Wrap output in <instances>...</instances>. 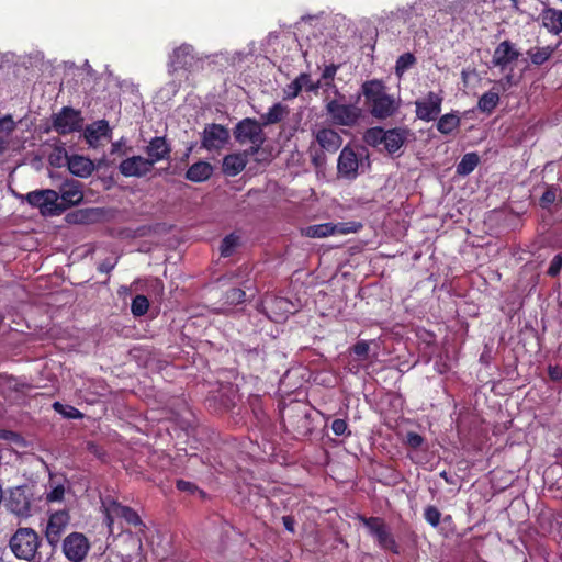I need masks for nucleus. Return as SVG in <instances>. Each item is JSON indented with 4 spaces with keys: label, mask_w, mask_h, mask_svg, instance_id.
Returning <instances> with one entry per match:
<instances>
[{
    "label": "nucleus",
    "mask_w": 562,
    "mask_h": 562,
    "mask_svg": "<svg viewBox=\"0 0 562 562\" xmlns=\"http://www.w3.org/2000/svg\"><path fill=\"white\" fill-rule=\"evenodd\" d=\"M361 93L367 110L378 120L389 119L398 110V103L380 79L366 80L361 85Z\"/></svg>",
    "instance_id": "nucleus-1"
},
{
    "label": "nucleus",
    "mask_w": 562,
    "mask_h": 562,
    "mask_svg": "<svg viewBox=\"0 0 562 562\" xmlns=\"http://www.w3.org/2000/svg\"><path fill=\"white\" fill-rule=\"evenodd\" d=\"M41 544L42 538L31 527H19L9 539V548L13 555L27 562L36 559Z\"/></svg>",
    "instance_id": "nucleus-2"
},
{
    "label": "nucleus",
    "mask_w": 562,
    "mask_h": 562,
    "mask_svg": "<svg viewBox=\"0 0 562 562\" xmlns=\"http://www.w3.org/2000/svg\"><path fill=\"white\" fill-rule=\"evenodd\" d=\"M359 520L375 539L381 549L391 551L394 554H400V546L383 518L374 516L366 517L360 515Z\"/></svg>",
    "instance_id": "nucleus-3"
},
{
    "label": "nucleus",
    "mask_w": 562,
    "mask_h": 562,
    "mask_svg": "<svg viewBox=\"0 0 562 562\" xmlns=\"http://www.w3.org/2000/svg\"><path fill=\"white\" fill-rule=\"evenodd\" d=\"M257 308L274 323L285 322L297 311L296 305L289 299L272 294H267L260 304H257Z\"/></svg>",
    "instance_id": "nucleus-4"
},
{
    "label": "nucleus",
    "mask_w": 562,
    "mask_h": 562,
    "mask_svg": "<svg viewBox=\"0 0 562 562\" xmlns=\"http://www.w3.org/2000/svg\"><path fill=\"white\" fill-rule=\"evenodd\" d=\"M327 115L336 125L352 127L362 116V110L355 104H342L339 100H330L326 103Z\"/></svg>",
    "instance_id": "nucleus-5"
},
{
    "label": "nucleus",
    "mask_w": 562,
    "mask_h": 562,
    "mask_svg": "<svg viewBox=\"0 0 562 562\" xmlns=\"http://www.w3.org/2000/svg\"><path fill=\"white\" fill-rule=\"evenodd\" d=\"M364 151L366 149L363 147L357 151L349 145L345 146L337 160L338 176L347 180H355L359 175V167Z\"/></svg>",
    "instance_id": "nucleus-6"
},
{
    "label": "nucleus",
    "mask_w": 562,
    "mask_h": 562,
    "mask_svg": "<svg viewBox=\"0 0 562 562\" xmlns=\"http://www.w3.org/2000/svg\"><path fill=\"white\" fill-rule=\"evenodd\" d=\"M69 522L70 515L66 509L55 510L49 514L44 530V537L53 550L58 547Z\"/></svg>",
    "instance_id": "nucleus-7"
},
{
    "label": "nucleus",
    "mask_w": 562,
    "mask_h": 562,
    "mask_svg": "<svg viewBox=\"0 0 562 562\" xmlns=\"http://www.w3.org/2000/svg\"><path fill=\"white\" fill-rule=\"evenodd\" d=\"M52 124L54 131L59 135H67L81 131L83 119L80 111L70 106H64L58 113L53 115Z\"/></svg>",
    "instance_id": "nucleus-8"
},
{
    "label": "nucleus",
    "mask_w": 562,
    "mask_h": 562,
    "mask_svg": "<svg viewBox=\"0 0 562 562\" xmlns=\"http://www.w3.org/2000/svg\"><path fill=\"white\" fill-rule=\"evenodd\" d=\"M61 550L68 561L82 562L90 550V542L83 533L74 531L64 538Z\"/></svg>",
    "instance_id": "nucleus-9"
},
{
    "label": "nucleus",
    "mask_w": 562,
    "mask_h": 562,
    "mask_svg": "<svg viewBox=\"0 0 562 562\" xmlns=\"http://www.w3.org/2000/svg\"><path fill=\"white\" fill-rule=\"evenodd\" d=\"M32 495L26 485L10 488L5 498V507L9 512L19 517L31 516Z\"/></svg>",
    "instance_id": "nucleus-10"
},
{
    "label": "nucleus",
    "mask_w": 562,
    "mask_h": 562,
    "mask_svg": "<svg viewBox=\"0 0 562 562\" xmlns=\"http://www.w3.org/2000/svg\"><path fill=\"white\" fill-rule=\"evenodd\" d=\"M443 97L441 92L429 91L423 99L415 101L417 119L424 122L435 121L441 113Z\"/></svg>",
    "instance_id": "nucleus-11"
},
{
    "label": "nucleus",
    "mask_w": 562,
    "mask_h": 562,
    "mask_svg": "<svg viewBox=\"0 0 562 562\" xmlns=\"http://www.w3.org/2000/svg\"><path fill=\"white\" fill-rule=\"evenodd\" d=\"M59 195L55 190H36L26 194V201L33 207H38L43 215H57Z\"/></svg>",
    "instance_id": "nucleus-12"
},
{
    "label": "nucleus",
    "mask_w": 562,
    "mask_h": 562,
    "mask_svg": "<svg viewBox=\"0 0 562 562\" xmlns=\"http://www.w3.org/2000/svg\"><path fill=\"white\" fill-rule=\"evenodd\" d=\"M239 400L237 386L227 383L221 384L216 391H212L211 395L206 398L209 405H218L220 409L229 411L235 407Z\"/></svg>",
    "instance_id": "nucleus-13"
},
{
    "label": "nucleus",
    "mask_w": 562,
    "mask_h": 562,
    "mask_svg": "<svg viewBox=\"0 0 562 562\" xmlns=\"http://www.w3.org/2000/svg\"><path fill=\"white\" fill-rule=\"evenodd\" d=\"M154 168L153 161L143 156H132L121 161L119 171L124 177L142 178Z\"/></svg>",
    "instance_id": "nucleus-14"
},
{
    "label": "nucleus",
    "mask_w": 562,
    "mask_h": 562,
    "mask_svg": "<svg viewBox=\"0 0 562 562\" xmlns=\"http://www.w3.org/2000/svg\"><path fill=\"white\" fill-rule=\"evenodd\" d=\"M82 184L76 180L65 181L60 188L61 202L58 203L59 214L72 205L79 204L83 200Z\"/></svg>",
    "instance_id": "nucleus-15"
},
{
    "label": "nucleus",
    "mask_w": 562,
    "mask_h": 562,
    "mask_svg": "<svg viewBox=\"0 0 562 562\" xmlns=\"http://www.w3.org/2000/svg\"><path fill=\"white\" fill-rule=\"evenodd\" d=\"M106 510V520L111 524L112 522V516L119 517L124 519L128 525L138 527L143 526V521L137 514L136 510H134L130 506L122 505L117 501H109L105 507Z\"/></svg>",
    "instance_id": "nucleus-16"
},
{
    "label": "nucleus",
    "mask_w": 562,
    "mask_h": 562,
    "mask_svg": "<svg viewBox=\"0 0 562 562\" xmlns=\"http://www.w3.org/2000/svg\"><path fill=\"white\" fill-rule=\"evenodd\" d=\"M229 137L227 128L220 124H210L203 131L202 146L206 149L221 148Z\"/></svg>",
    "instance_id": "nucleus-17"
},
{
    "label": "nucleus",
    "mask_w": 562,
    "mask_h": 562,
    "mask_svg": "<svg viewBox=\"0 0 562 562\" xmlns=\"http://www.w3.org/2000/svg\"><path fill=\"white\" fill-rule=\"evenodd\" d=\"M194 61L193 47L188 44H182L175 48L170 56V72H176L180 69L189 70L192 68Z\"/></svg>",
    "instance_id": "nucleus-18"
},
{
    "label": "nucleus",
    "mask_w": 562,
    "mask_h": 562,
    "mask_svg": "<svg viewBox=\"0 0 562 562\" xmlns=\"http://www.w3.org/2000/svg\"><path fill=\"white\" fill-rule=\"evenodd\" d=\"M520 53L515 48V44L506 40L501 42L493 54L492 64L495 67L505 69L509 64L516 61Z\"/></svg>",
    "instance_id": "nucleus-19"
},
{
    "label": "nucleus",
    "mask_w": 562,
    "mask_h": 562,
    "mask_svg": "<svg viewBox=\"0 0 562 562\" xmlns=\"http://www.w3.org/2000/svg\"><path fill=\"white\" fill-rule=\"evenodd\" d=\"M412 132L408 127H393L385 130L384 148L390 155L397 153L409 139Z\"/></svg>",
    "instance_id": "nucleus-20"
},
{
    "label": "nucleus",
    "mask_w": 562,
    "mask_h": 562,
    "mask_svg": "<svg viewBox=\"0 0 562 562\" xmlns=\"http://www.w3.org/2000/svg\"><path fill=\"white\" fill-rule=\"evenodd\" d=\"M145 151L148 155L147 159L155 165L158 161L170 159L171 147L164 136H156L150 139Z\"/></svg>",
    "instance_id": "nucleus-21"
},
{
    "label": "nucleus",
    "mask_w": 562,
    "mask_h": 562,
    "mask_svg": "<svg viewBox=\"0 0 562 562\" xmlns=\"http://www.w3.org/2000/svg\"><path fill=\"white\" fill-rule=\"evenodd\" d=\"M321 148L328 153H336L342 145V137L331 127H323L315 134Z\"/></svg>",
    "instance_id": "nucleus-22"
},
{
    "label": "nucleus",
    "mask_w": 562,
    "mask_h": 562,
    "mask_svg": "<svg viewBox=\"0 0 562 562\" xmlns=\"http://www.w3.org/2000/svg\"><path fill=\"white\" fill-rule=\"evenodd\" d=\"M346 224H333V223H324L317 225H311L303 229V234L310 238H324L336 233L346 234L349 233L350 229L345 227Z\"/></svg>",
    "instance_id": "nucleus-23"
},
{
    "label": "nucleus",
    "mask_w": 562,
    "mask_h": 562,
    "mask_svg": "<svg viewBox=\"0 0 562 562\" xmlns=\"http://www.w3.org/2000/svg\"><path fill=\"white\" fill-rule=\"evenodd\" d=\"M541 24L553 35L562 33V11L554 8H544L540 14Z\"/></svg>",
    "instance_id": "nucleus-24"
},
{
    "label": "nucleus",
    "mask_w": 562,
    "mask_h": 562,
    "mask_svg": "<svg viewBox=\"0 0 562 562\" xmlns=\"http://www.w3.org/2000/svg\"><path fill=\"white\" fill-rule=\"evenodd\" d=\"M68 169L77 177L87 178L94 171V164L88 157L72 155L68 158Z\"/></svg>",
    "instance_id": "nucleus-25"
},
{
    "label": "nucleus",
    "mask_w": 562,
    "mask_h": 562,
    "mask_svg": "<svg viewBox=\"0 0 562 562\" xmlns=\"http://www.w3.org/2000/svg\"><path fill=\"white\" fill-rule=\"evenodd\" d=\"M110 132L108 121L100 120L88 125L83 131V137L90 146H97L101 137H104Z\"/></svg>",
    "instance_id": "nucleus-26"
},
{
    "label": "nucleus",
    "mask_w": 562,
    "mask_h": 562,
    "mask_svg": "<svg viewBox=\"0 0 562 562\" xmlns=\"http://www.w3.org/2000/svg\"><path fill=\"white\" fill-rule=\"evenodd\" d=\"M65 482L66 479L59 480L56 475H49L47 484V488L49 490L45 492V501L47 504L61 503L64 501L66 493Z\"/></svg>",
    "instance_id": "nucleus-27"
},
{
    "label": "nucleus",
    "mask_w": 562,
    "mask_h": 562,
    "mask_svg": "<svg viewBox=\"0 0 562 562\" xmlns=\"http://www.w3.org/2000/svg\"><path fill=\"white\" fill-rule=\"evenodd\" d=\"M213 173V167L207 161H198L189 167L186 172V179L192 182H203L210 179Z\"/></svg>",
    "instance_id": "nucleus-28"
},
{
    "label": "nucleus",
    "mask_w": 562,
    "mask_h": 562,
    "mask_svg": "<svg viewBox=\"0 0 562 562\" xmlns=\"http://www.w3.org/2000/svg\"><path fill=\"white\" fill-rule=\"evenodd\" d=\"M246 167V158L239 154H231L223 159V172L227 176H236Z\"/></svg>",
    "instance_id": "nucleus-29"
},
{
    "label": "nucleus",
    "mask_w": 562,
    "mask_h": 562,
    "mask_svg": "<svg viewBox=\"0 0 562 562\" xmlns=\"http://www.w3.org/2000/svg\"><path fill=\"white\" fill-rule=\"evenodd\" d=\"M461 119L457 113H447L437 121V130L443 135H450L459 128Z\"/></svg>",
    "instance_id": "nucleus-30"
},
{
    "label": "nucleus",
    "mask_w": 562,
    "mask_h": 562,
    "mask_svg": "<svg viewBox=\"0 0 562 562\" xmlns=\"http://www.w3.org/2000/svg\"><path fill=\"white\" fill-rule=\"evenodd\" d=\"M289 114L288 105L281 102L274 103L267 113L261 115V122L263 125H271L281 122Z\"/></svg>",
    "instance_id": "nucleus-31"
},
{
    "label": "nucleus",
    "mask_w": 562,
    "mask_h": 562,
    "mask_svg": "<svg viewBox=\"0 0 562 562\" xmlns=\"http://www.w3.org/2000/svg\"><path fill=\"white\" fill-rule=\"evenodd\" d=\"M265 139L266 137L261 131V127L255 120L248 117V143L254 145L248 148V157L258 153V149L255 146L261 145Z\"/></svg>",
    "instance_id": "nucleus-32"
},
{
    "label": "nucleus",
    "mask_w": 562,
    "mask_h": 562,
    "mask_svg": "<svg viewBox=\"0 0 562 562\" xmlns=\"http://www.w3.org/2000/svg\"><path fill=\"white\" fill-rule=\"evenodd\" d=\"M499 103V94L490 90L483 93L477 101V109L486 114H491Z\"/></svg>",
    "instance_id": "nucleus-33"
},
{
    "label": "nucleus",
    "mask_w": 562,
    "mask_h": 562,
    "mask_svg": "<svg viewBox=\"0 0 562 562\" xmlns=\"http://www.w3.org/2000/svg\"><path fill=\"white\" fill-rule=\"evenodd\" d=\"M480 164V156L476 153H467L457 165V173L460 176L470 175Z\"/></svg>",
    "instance_id": "nucleus-34"
},
{
    "label": "nucleus",
    "mask_w": 562,
    "mask_h": 562,
    "mask_svg": "<svg viewBox=\"0 0 562 562\" xmlns=\"http://www.w3.org/2000/svg\"><path fill=\"white\" fill-rule=\"evenodd\" d=\"M554 50L555 47L548 45L543 47H537L535 49H529L527 54L529 55L532 65L541 66L551 58Z\"/></svg>",
    "instance_id": "nucleus-35"
},
{
    "label": "nucleus",
    "mask_w": 562,
    "mask_h": 562,
    "mask_svg": "<svg viewBox=\"0 0 562 562\" xmlns=\"http://www.w3.org/2000/svg\"><path fill=\"white\" fill-rule=\"evenodd\" d=\"M364 142L372 147H376L384 143L385 130L380 126L370 127L363 134Z\"/></svg>",
    "instance_id": "nucleus-36"
},
{
    "label": "nucleus",
    "mask_w": 562,
    "mask_h": 562,
    "mask_svg": "<svg viewBox=\"0 0 562 562\" xmlns=\"http://www.w3.org/2000/svg\"><path fill=\"white\" fill-rule=\"evenodd\" d=\"M417 63V59L412 53H404L398 56L395 64V75L402 78L403 75Z\"/></svg>",
    "instance_id": "nucleus-37"
},
{
    "label": "nucleus",
    "mask_w": 562,
    "mask_h": 562,
    "mask_svg": "<svg viewBox=\"0 0 562 562\" xmlns=\"http://www.w3.org/2000/svg\"><path fill=\"white\" fill-rule=\"evenodd\" d=\"M53 408L56 413L63 415L68 419H81L83 414L72 405L61 404L60 402H54Z\"/></svg>",
    "instance_id": "nucleus-38"
},
{
    "label": "nucleus",
    "mask_w": 562,
    "mask_h": 562,
    "mask_svg": "<svg viewBox=\"0 0 562 562\" xmlns=\"http://www.w3.org/2000/svg\"><path fill=\"white\" fill-rule=\"evenodd\" d=\"M176 488L181 492L186 493L188 495H195L198 494L201 498L206 497V493L201 490L195 483L186 481L182 479H179L176 481Z\"/></svg>",
    "instance_id": "nucleus-39"
},
{
    "label": "nucleus",
    "mask_w": 562,
    "mask_h": 562,
    "mask_svg": "<svg viewBox=\"0 0 562 562\" xmlns=\"http://www.w3.org/2000/svg\"><path fill=\"white\" fill-rule=\"evenodd\" d=\"M559 191L560 189L558 186L548 184L539 200V205L542 209H550V206L557 201Z\"/></svg>",
    "instance_id": "nucleus-40"
},
{
    "label": "nucleus",
    "mask_w": 562,
    "mask_h": 562,
    "mask_svg": "<svg viewBox=\"0 0 562 562\" xmlns=\"http://www.w3.org/2000/svg\"><path fill=\"white\" fill-rule=\"evenodd\" d=\"M238 241L239 237L235 233L225 236L220 246L221 256L225 258L232 256Z\"/></svg>",
    "instance_id": "nucleus-41"
},
{
    "label": "nucleus",
    "mask_w": 562,
    "mask_h": 562,
    "mask_svg": "<svg viewBox=\"0 0 562 562\" xmlns=\"http://www.w3.org/2000/svg\"><path fill=\"white\" fill-rule=\"evenodd\" d=\"M148 308L149 301L145 295L138 294L133 299L131 304V311L134 316L138 317L145 315Z\"/></svg>",
    "instance_id": "nucleus-42"
},
{
    "label": "nucleus",
    "mask_w": 562,
    "mask_h": 562,
    "mask_svg": "<svg viewBox=\"0 0 562 562\" xmlns=\"http://www.w3.org/2000/svg\"><path fill=\"white\" fill-rule=\"evenodd\" d=\"M424 518L431 527H437L440 524L441 513L436 506L428 505L424 510Z\"/></svg>",
    "instance_id": "nucleus-43"
},
{
    "label": "nucleus",
    "mask_w": 562,
    "mask_h": 562,
    "mask_svg": "<svg viewBox=\"0 0 562 562\" xmlns=\"http://www.w3.org/2000/svg\"><path fill=\"white\" fill-rule=\"evenodd\" d=\"M296 78L302 86V89H305L307 92H317L321 88V81H312L311 76L306 72L300 74Z\"/></svg>",
    "instance_id": "nucleus-44"
},
{
    "label": "nucleus",
    "mask_w": 562,
    "mask_h": 562,
    "mask_svg": "<svg viewBox=\"0 0 562 562\" xmlns=\"http://www.w3.org/2000/svg\"><path fill=\"white\" fill-rule=\"evenodd\" d=\"M339 65H335V64H330V65H327L325 66V68L323 69V72H322V79L325 81V86L326 87H333L334 83V78L339 69Z\"/></svg>",
    "instance_id": "nucleus-45"
},
{
    "label": "nucleus",
    "mask_w": 562,
    "mask_h": 562,
    "mask_svg": "<svg viewBox=\"0 0 562 562\" xmlns=\"http://www.w3.org/2000/svg\"><path fill=\"white\" fill-rule=\"evenodd\" d=\"M369 349L370 347L368 341L359 340L352 346L351 351L356 357H358L361 360H364L368 358Z\"/></svg>",
    "instance_id": "nucleus-46"
},
{
    "label": "nucleus",
    "mask_w": 562,
    "mask_h": 562,
    "mask_svg": "<svg viewBox=\"0 0 562 562\" xmlns=\"http://www.w3.org/2000/svg\"><path fill=\"white\" fill-rule=\"evenodd\" d=\"M424 442H425V438L422 435H419L415 431L407 432L405 443L411 449L416 450V449L420 448Z\"/></svg>",
    "instance_id": "nucleus-47"
},
{
    "label": "nucleus",
    "mask_w": 562,
    "mask_h": 562,
    "mask_svg": "<svg viewBox=\"0 0 562 562\" xmlns=\"http://www.w3.org/2000/svg\"><path fill=\"white\" fill-rule=\"evenodd\" d=\"M16 128V123L10 114L0 117V132L11 135Z\"/></svg>",
    "instance_id": "nucleus-48"
},
{
    "label": "nucleus",
    "mask_w": 562,
    "mask_h": 562,
    "mask_svg": "<svg viewBox=\"0 0 562 562\" xmlns=\"http://www.w3.org/2000/svg\"><path fill=\"white\" fill-rule=\"evenodd\" d=\"M246 292L240 288H232L226 292V301L231 304H238L244 302Z\"/></svg>",
    "instance_id": "nucleus-49"
},
{
    "label": "nucleus",
    "mask_w": 562,
    "mask_h": 562,
    "mask_svg": "<svg viewBox=\"0 0 562 562\" xmlns=\"http://www.w3.org/2000/svg\"><path fill=\"white\" fill-rule=\"evenodd\" d=\"M331 430L336 436H350L351 431L345 419L337 418L331 423Z\"/></svg>",
    "instance_id": "nucleus-50"
},
{
    "label": "nucleus",
    "mask_w": 562,
    "mask_h": 562,
    "mask_svg": "<svg viewBox=\"0 0 562 562\" xmlns=\"http://www.w3.org/2000/svg\"><path fill=\"white\" fill-rule=\"evenodd\" d=\"M562 270V254L553 257L547 270V274L551 278L558 277Z\"/></svg>",
    "instance_id": "nucleus-51"
},
{
    "label": "nucleus",
    "mask_w": 562,
    "mask_h": 562,
    "mask_svg": "<svg viewBox=\"0 0 562 562\" xmlns=\"http://www.w3.org/2000/svg\"><path fill=\"white\" fill-rule=\"evenodd\" d=\"M0 439L15 445H21L23 442V437L19 432L9 429H0Z\"/></svg>",
    "instance_id": "nucleus-52"
},
{
    "label": "nucleus",
    "mask_w": 562,
    "mask_h": 562,
    "mask_svg": "<svg viewBox=\"0 0 562 562\" xmlns=\"http://www.w3.org/2000/svg\"><path fill=\"white\" fill-rule=\"evenodd\" d=\"M302 86L300 85L297 78H295L291 83L286 86L284 89L285 99H294L302 91Z\"/></svg>",
    "instance_id": "nucleus-53"
},
{
    "label": "nucleus",
    "mask_w": 562,
    "mask_h": 562,
    "mask_svg": "<svg viewBox=\"0 0 562 562\" xmlns=\"http://www.w3.org/2000/svg\"><path fill=\"white\" fill-rule=\"evenodd\" d=\"M89 213L86 210H78L74 213L67 214L66 218L69 223H86L88 221Z\"/></svg>",
    "instance_id": "nucleus-54"
},
{
    "label": "nucleus",
    "mask_w": 562,
    "mask_h": 562,
    "mask_svg": "<svg viewBox=\"0 0 562 562\" xmlns=\"http://www.w3.org/2000/svg\"><path fill=\"white\" fill-rule=\"evenodd\" d=\"M236 138L243 143L246 139V119L241 120L235 131Z\"/></svg>",
    "instance_id": "nucleus-55"
},
{
    "label": "nucleus",
    "mask_w": 562,
    "mask_h": 562,
    "mask_svg": "<svg viewBox=\"0 0 562 562\" xmlns=\"http://www.w3.org/2000/svg\"><path fill=\"white\" fill-rule=\"evenodd\" d=\"M282 522H283L284 528L289 532H291V533L295 532V519L293 516H290V515L283 516Z\"/></svg>",
    "instance_id": "nucleus-56"
},
{
    "label": "nucleus",
    "mask_w": 562,
    "mask_h": 562,
    "mask_svg": "<svg viewBox=\"0 0 562 562\" xmlns=\"http://www.w3.org/2000/svg\"><path fill=\"white\" fill-rule=\"evenodd\" d=\"M115 263L116 262H111L109 259H106L98 266V271L101 273H109L114 269Z\"/></svg>",
    "instance_id": "nucleus-57"
},
{
    "label": "nucleus",
    "mask_w": 562,
    "mask_h": 562,
    "mask_svg": "<svg viewBox=\"0 0 562 562\" xmlns=\"http://www.w3.org/2000/svg\"><path fill=\"white\" fill-rule=\"evenodd\" d=\"M247 357H248V367L252 362L261 363L263 361V358L260 356L259 351H257V350H248Z\"/></svg>",
    "instance_id": "nucleus-58"
},
{
    "label": "nucleus",
    "mask_w": 562,
    "mask_h": 562,
    "mask_svg": "<svg viewBox=\"0 0 562 562\" xmlns=\"http://www.w3.org/2000/svg\"><path fill=\"white\" fill-rule=\"evenodd\" d=\"M549 375H550L551 380L559 381L562 379V370L557 367L555 368L550 367Z\"/></svg>",
    "instance_id": "nucleus-59"
},
{
    "label": "nucleus",
    "mask_w": 562,
    "mask_h": 562,
    "mask_svg": "<svg viewBox=\"0 0 562 562\" xmlns=\"http://www.w3.org/2000/svg\"><path fill=\"white\" fill-rule=\"evenodd\" d=\"M510 2H512V9L517 14H524L525 13V10L520 7L519 0H510Z\"/></svg>",
    "instance_id": "nucleus-60"
},
{
    "label": "nucleus",
    "mask_w": 562,
    "mask_h": 562,
    "mask_svg": "<svg viewBox=\"0 0 562 562\" xmlns=\"http://www.w3.org/2000/svg\"><path fill=\"white\" fill-rule=\"evenodd\" d=\"M324 160H325V157L323 155H314L312 157V162L316 167L322 166Z\"/></svg>",
    "instance_id": "nucleus-61"
},
{
    "label": "nucleus",
    "mask_w": 562,
    "mask_h": 562,
    "mask_svg": "<svg viewBox=\"0 0 562 562\" xmlns=\"http://www.w3.org/2000/svg\"><path fill=\"white\" fill-rule=\"evenodd\" d=\"M9 148V142L0 136V155L4 154Z\"/></svg>",
    "instance_id": "nucleus-62"
},
{
    "label": "nucleus",
    "mask_w": 562,
    "mask_h": 562,
    "mask_svg": "<svg viewBox=\"0 0 562 562\" xmlns=\"http://www.w3.org/2000/svg\"><path fill=\"white\" fill-rule=\"evenodd\" d=\"M121 149V143L116 142L112 144V153H117Z\"/></svg>",
    "instance_id": "nucleus-63"
},
{
    "label": "nucleus",
    "mask_w": 562,
    "mask_h": 562,
    "mask_svg": "<svg viewBox=\"0 0 562 562\" xmlns=\"http://www.w3.org/2000/svg\"><path fill=\"white\" fill-rule=\"evenodd\" d=\"M440 476H441V477H443L446 482H448V483L450 482V480H449L448 474H447V472H446V471H442V472L440 473Z\"/></svg>",
    "instance_id": "nucleus-64"
}]
</instances>
